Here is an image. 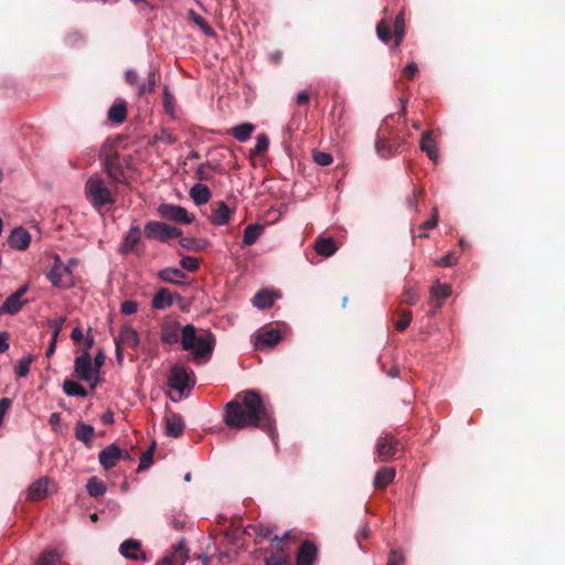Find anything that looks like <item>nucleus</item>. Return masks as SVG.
<instances>
[{"label": "nucleus", "instance_id": "nucleus-1", "mask_svg": "<svg viewBox=\"0 0 565 565\" xmlns=\"http://www.w3.org/2000/svg\"><path fill=\"white\" fill-rule=\"evenodd\" d=\"M223 420L233 429L262 428L276 444L277 433L271 411L256 391H246L242 401L235 398L227 403Z\"/></svg>", "mask_w": 565, "mask_h": 565}, {"label": "nucleus", "instance_id": "nucleus-2", "mask_svg": "<svg viewBox=\"0 0 565 565\" xmlns=\"http://www.w3.org/2000/svg\"><path fill=\"white\" fill-rule=\"evenodd\" d=\"M160 340L164 344L181 343L183 351L191 352L196 363L206 362L211 359L216 338L209 329L199 331L193 324L180 326L178 321H167L161 326Z\"/></svg>", "mask_w": 565, "mask_h": 565}, {"label": "nucleus", "instance_id": "nucleus-3", "mask_svg": "<svg viewBox=\"0 0 565 565\" xmlns=\"http://www.w3.org/2000/svg\"><path fill=\"white\" fill-rule=\"evenodd\" d=\"M85 195L95 210H100L107 204L114 203V198L105 181L97 177H90L85 183Z\"/></svg>", "mask_w": 565, "mask_h": 565}, {"label": "nucleus", "instance_id": "nucleus-4", "mask_svg": "<svg viewBox=\"0 0 565 565\" xmlns=\"http://www.w3.org/2000/svg\"><path fill=\"white\" fill-rule=\"evenodd\" d=\"M45 277L55 288L66 289L74 285L71 267L65 266L58 255L54 256L53 264L45 273Z\"/></svg>", "mask_w": 565, "mask_h": 565}, {"label": "nucleus", "instance_id": "nucleus-5", "mask_svg": "<svg viewBox=\"0 0 565 565\" xmlns=\"http://www.w3.org/2000/svg\"><path fill=\"white\" fill-rule=\"evenodd\" d=\"M74 373L77 379L87 382L92 390L96 388L99 381V375L96 369L93 366L89 352L83 351L81 355L75 358Z\"/></svg>", "mask_w": 565, "mask_h": 565}, {"label": "nucleus", "instance_id": "nucleus-6", "mask_svg": "<svg viewBox=\"0 0 565 565\" xmlns=\"http://www.w3.org/2000/svg\"><path fill=\"white\" fill-rule=\"evenodd\" d=\"M143 232L147 238L160 242L179 237L182 234L179 228L158 221L147 222Z\"/></svg>", "mask_w": 565, "mask_h": 565}, {"label": "nucleus", "instance_id": "nucleus-7", "mask_svg": "<svg viewBox=\"0 0 565 565\" xmlns=\"http://www.w3.org/2000/svg\"><path fill=\"white\" fill-rule=\"evenodd\" d=\"M168 384L172 390L184 395L191 391L194 382L191 383L190 372L186 367L182 365H174L171 367Z\"/></svg>", "mask_w": 565, "mask_h": 565}, {"label": "nucleus", "instance_id": "nucleus-8", "mask_svg": "<svg viewBox=\"0 0 565 565\" xmlns=\"http://www.w3.org/2000/svg\"><path fill=\"white\" fill-rule=\"evenodd\" d=\"M158 214L167 221L185 225L192 223L194 220V216L190 215L183 206L171 203L160 204L158 206Z\"/></svg>", "mask_w": 565, "mask_h": 565}, {"label": "nucleus", "instance_id": "nucleus-9", "mask_svg": "<svg viewBox=\"0 0 565 565\" xmlns=\"http://www.w3.org/2000/svg\"><path fill=\"white\" fill-rule=\"evenodd\" d=\"M398 447L397 441L386 434L377 439L375 452L380 461L386 462L392 460L397 454Z\"/></svg>", "mask_w": 565, "mask_h": 565}, {"label": "nucleus", "instance_id": "nucleus-10", "mask_svg": "<svg viewBox=\"0 0 565 565\" xmlns=\"http://www.w3.org/2000/svg\"><path fill=\"white\" fill-rule=\"evenodd\" d=\"M30 243V233L21 226L14 227L9 234L8 244L15 250H25Z\"/></svg>", "mask_w": 565, "mask_h": 565}, {"label": "nucleus", "instance_id": "nucleus-11", "mask_svg": "<svg viewBox=\"0 0 565 565\" xmlns=\"http://www.w3.org/2000/svg\"><path fill=\"white\" fill-rule=\"evenodd\" d=\"M99 463L105 470H109L116 466L121 458V449L116 444H110L99 451Z\"/></svg>", "mask_w": 565, "mask_h": 565}, {"label": "nucleus", "instance_id": "nucleus-12", "mask_svg": "<svg viewBox=\"0 0 565 565\" xmlns=\"http://www.w3.org/2000/svg\"><path fill=\"white\" fill-rule=\"evenodd\" d=\"M318 555V548L311 541H305L301 543L297 556L296 565H312Z\"/></svg>", "mask_w": 565, "mask_h": 565}, {"label": "nucleus", "instance_id": "nucleus-13", "mask_svg": "<svg viewBox=\"0 0 565 565\" xmlns=\"http://www.w3.org/2000/svg\"><path fill=\"white\" fill-rule=\"evenodd\" d=\"M280 329H269L257 334L255 347L257 349L271 348L279 343L281 340Z\"/></svg>", "mask_w": 565, "mask_h": 565}, {"label": "nucleus", "instance_id": "nucleus-14", "mask_svg": "<svg viewBox=\"0 0 565 565\" xmlns=\"http://www.w3.org/2000/svg\"><path fill=\"white\" fill-rule=\"evenodd\" d=\"M141 238V231L140 227L137 225H134L129 228L128 233L126 234L124 242L120 244L118 252L122 255L128 254L135 249V247L138 245Z\"/></svg>", "mask_w": 565, "mask_h": 565}, {"label": "nucleus", "instance_id": "nucleus-15", "mask_svg": "<svg viewBox=\"0 0 565 565\" xmlns=\"http://www.w3.org/2000/svg\"><path fill=\"white\" fill-rule=\"evenodd\" d=\"M115 342L131 349H136L139 345L140 338L134 328L125 326L120 329L118 337L115 338Z\"/></svg>", "mask_w": 565, "mask_h": 565}, {"label": "nucleus", "instance_id": "nucleus-16", "mask_svg": "<svg viewBox=\"0 0 565 565\" xmlns=\"http://www.w3.org/2000/svg\"><path fill=\"white\" fill-rule=\"evenodd\" d=\"M419 148L428 156L431 161L437 162L439 158V150L429 130L423 132L419 141Z\"/></svg>", "mask_w": 565, "mask_h": 565}, {"label": "nucleus", "instance_id": "nucleus-17", "mask_svg": "<svg viewBox=\"0 0 565 565\" xmlns=\"http://www.w3.org/2000/svg\"><path fill=\"white\" fill-rule=\"evenodd\" d=\"M158 277L169 284L184 285L186 282V275L179 268L166 267L159 270Z\"/></svg>", "mask_w": 565, "mask_h": 565}, {"label": "nucleus", "instance_id": "nucleus-18", "mask_svg": "<svg viewBox=\"0 0 565 565\" xmlns=\"http://www.w3.org/2000/svg\"><path fill=\"white\" fill-rule=\"evenodd\" d=\"M173 305L171 292L167 288H160L151 300V306L156 310H164Z\"/></svg>", "mask_w": 565, "mask_h": 565}, {"label": "nucleus", "instance_id": "nucleus-19", "mask_svg": "<svg viewBox=\"0 0 565 565\" xmlns=\"http://www.w3.org/2000/svg\"><path fill=\"white\" fill-rule=\"evenodd\" d=\"M184 420L178 414H173L166 420L167 435L172 438H178L184 430Z\"/></svg>", "mask_w": 565, "mask_h": 565}, {"label": "nucleus", "instance_id": "nucleus-20", "mask_svg": "<svg viewBox=\"0 0 565 565\" xmlns=\"http://www.w3.org/2000/svg\"><path fill=\"white\" fill-rule=\"evenodd\" d=\"M47 486H49V479L45 477L35 480L29 487V490H28L29 499H31L33 501H39V500L43 499L46 495Z\"/></svg>", "mask_w": 565, "mask_h": 565}, {"label": "nucleus", "instance_id": "nucleus-21", "mask_svg": "<svg viewBox=\"0 0 565 565\" xmlns=\"http://www.w3.org/2000/svg\"><path fill=\"white\" fill-rule=\"evenodd\" d=\"M139 550H140V542L137 540H134V539H128V540L124 541L120 545V554L125 558H130L134 561H138V559L146 561V556L143 553H141L140 555L130 553V551H139Z\"/></svg>", "mask_w": 565, "mask_h": 565}, {"label": "nucleus", "instance_id": "nucleus-22", "mask_svg": "<svg viewBox=\"0 0 565 565\" xmlns=\"http://www.w3.org/2000/svg\"><path fill=\"white\" fill-rule=\"evenodd\" d=\"M190 196L196 205H203L211 198L210 189L202 183H195L190 190Z\"/></svg>", "mask_w": 565, "mask_h": 565}, {"label": "nucleus", "instance_id": "nucleus-23", "mask_svg": "<svg viewBox=\"0 0 565 565\" xmlns=\"http://www.w3.org/2000/svg\"><path fill=\"white\" fill-rule=\"evenodd\" d=\"M26 301L18 299V296H13L12 294L3 301L0 307V315H17Z\"/></svg>", "mask_w": 565, "mask_h": 565}, {"label": "nucleus", "instance_id": "nucleus-24", "mask_svg": "<svg viewBox=\"0 0 565 565\" xmlns=\"http://www.w3.org/2000/svg\"><path fill=\"white\" fill-rule=\"evenodd\" d=\"M395 478V470L393 468H382L380 469L373 480V486L376 489H383L387 487Z\"/></svg>", "mask_w": 565, "mask_h": 565}, {"label": "nucleus", "instance_id": "nucleus-25", "mask_svg": "<svg viewBox=\"0 0 565 565\" xmlns=\"http://www.w3.org/2000/svg\"><path fill=\"white\" fill-rule=\"evenodd\" d=\"M231 214L232 211L230 207L224 202H221L218 207L211 216V223L215 226L226 225L231 220Z\"/></svg>", "mask_w": 565, "mask_h": 565}, {"label": "nucleus", "instance_id": "nucleus-26", "mask_svg": "<svg viewBox=\"0 0 565 565\" xmlns=\"http://www.w3.org/2000/svg\"><path fill=\"white\" fill-rule=\"evenodd\" d=\"M94 427L92 425L85 423H78L75 428V437L84 443L87 447L92 446V441L94 438Z\"/></svg>", "mask_w": 565, "mask_h": 565}, {"label": "nucleus", "instance_id": "nucleus-27", "mask_svg": "<svg viewBox=\"0 0 565 565\" xmlns=\"http://www.w3.org/2000/svg\"><path fill=\"white\" fill-rule=\"evenodd\" d=\"M451 287L447 284L436 282L430 290V305L434 306L435 309L440 307V303L434 305V300H444L450 296Z\"/></svg>", "mask_w": 565, "mask_h": 565}, {"label": "nucleus", "instance_id": "nucleus-28", "mask_svg": "<svg viewBox=\"0 0 565 565\" xmlns=\"http://www.w3.org/2000/svg\"><path fill=\"white\" fill-rule=\"evenodd\" d=\"M315 250L321 256L330 257L337 252V245L331 237L319 238L315 243Z\"/></svg>", "mask_w": 565, "mask_h": 565}, {"label": "nucleus", "instance_id": "nucleus-29", "mask_svg": "<svg viewBox=\"0 0 565 565\" xmlns=\"http://www.w3.org/2000/svg\"><path fill=\"white\" fill-rule=\"evenodd\" d=\"M263 231L264 228L259 224H248L243 233V244L247 246L255 244L256 241L260 237Z\"/></svg>", "mask_w": 565, "mask_h": 565}, {"label": "nucleus", "instance_id": "nucleus-30", "mask_svg": "<svg viewBox=\"0 0 565 565\" xmlns=\"http://www.w3.org/2000/svg\"><path fill=\"white\" fill-rule=\"evenodd\" d=\"M255 130V126L249 122H243L239 125H236L232 129V136L238 140L239 142L247 141L252 135V132Z\"/></svg>", "mask_w": 565, "mask_h": 565}, {"label": "nucleus", "instance_id": "nucleus-31", "mask_svg": "<svg viewBox=\"0 0 565 565\" xmlns=\"http://www.w3.org/2000/svg\"><path fill=\"white\" fill-rule=\"evenodd\" d=\"M253 306L264 310L274 305V297L268 290H260L253 297Z\"/></svg>", "mask_w": 565, "mask_h": 565}, {"label": "nucleus", "instance_id": "nucleus-32", "mask_svg": "<svg viewBox=\"0 0 565 565\" xmlns=\"http://www.w3.org/2000/svg\"><path fill=\"white\" fill-rule=\"evenodd\" d=\"M127 116V108L125 102L115 103L108 109V118L116 124H121Z\"/></svg>", "mask_w": 565, "mask_h": 565}, {"label": "nucleus", "instance_id": "nucleus-33", "mask_svg": "<svg viewBox=\"0 0 565 565\" xmlns=\"http://www.w3.org/2000/svg\"><path fill=\"white\" fill-rule=\"evenodd\" d=\"M179 244L181 247L192 252H202L210 246V242L206 239H194L188 237L181 238Z\"/></svg>", "mask_w": 565, "mask_h": 565}, {"label": "nucleus", "instance_id": "nucleus-34", "mask_svg": "<svg viewBox=\"0 0 565 565\" xmlns=\"http://www.w3.org/2000/svg\"><path fill=\"white\" fill-rule=\"evenodd\" d=\"M63 391L68 396H79V397L87 396L86 390L82 385H79L77 382L72 381V380L64 381Z\"/></svg>", "mask_w": 565, "mask_h": 565}, {"label": "nucleus", "instance_id": "nucleus-35", "mask_svg": "<svg viewBox=\"0 0 565 565\" xmlns=\"http://www.w3.org/2000/svg\"><path fill=\"white\" fill-rule=\"evenodd\" d=\"M86 490L90 497L97 498L106 492V487L98 478L92 477L87 481Z\"/></svg>", "mask_w": 565, "mask_h": 565}, {"label": "nucleus", "instance_id": "nucleus-36", "mask_svg": "<svg viewBox=\"0 0 565 565\" xmlns=\"http://www.w3.org/2000/svg\"><path fill=\"white\" fill-rule=\"evenodd\" d=\"M405 35V18L404 13L401 12L396 15L394 21V38H395V47H397Z\"/></svg>", "mask_w": 565, "mask_h": 565}, {"label": "nucleus", "instance_id": "nucleus-37", "mask_svg": "<svg viewBox=\"0 0 565 565\" xmlns=\"http://www.w3.org/2000/svg\"><path fill=\"white\" fill-rule=\"evenodd\" d=\"M38 565H62L61 554L55 551H44L39 557Z\"/></svg>", "mask_w": 565, "mask_h": 565}, {"label": "nucleus", "instance_id": "nucleus-38", "mask_svg": "<svg viewBox=\"0 0 565 565\" xmlns=\"http://www.w3.org/2000/svg\"><path fill=\"white\" fill-rule=\"evenodd\" d=\"M188 15L189 18L191 19V21H193L195 23V25L199 26V29L205 34V35H213L214 34V31L213 29L209 25V23L200 15L198 14L194 10H190L188 12Z\"/></svg>", "mask_w": 565, "mask_h": 565}, {"label": "nucleus", "instance_id": "nucleus-39", "mask_svg": "<svg viewBox=\"0 0 565 565\" xmlns=\"http://www.w3.org/2000/svg\"><path fill=\"white\" fill-rule=\"evenodd\" d=\"M154 85H156L154 71H150L148 73L147 81L141 83L140 85H138V87H137V95L138 96H145V95H148V94L152 93V90L154 88Z\"/></svg>", "mask_w": 565, "mask_h": 565}, {"label": "nucleus", "instance_id": "nucleus-40", "mask_svg": "<svg viewBox=\"0 0 565 565\" xmlns=\"http://www.w3.org/2000/svg\"><path fill=\"white\" fill-rule=\"evenodd\" d=\"M32 361H33V356L26 355L18 362V364L14 367V373H15L17 377L22 379L29 374L30 364L32 363Z\"/></svg>", "mask_w": 565, "mask_h": 565}, {"label": "nucleus", "instance_id": "nucleus-41", "mask_svg": "<svg viewBox=\"0 0 565 565\" xmlns=\"http://www.w3.org/2000/svg\"><path fill=\"white\" fill-rule=\"evenodd\" d=\"M375 150L379 157L382 159H390L394 156V150L390 143L384 141L383 139H377L375 141Z\"/></svg>", "mask_w": 565, "mask_h": 565}, {"label": "nucleus", "instance_id": "nucleus-42", "mask_svg": "<svg viewBox=\"0 0 565 565\" xmlns=\"http://www.w3.org/2000/svg\"><path fill=\"white\" fill-rule=\"evenodd\" d=\"M213 171L214 168L209 162H205L198 167L195 174L200 181H210L213 178Z\"/></svg>", "mask_w": 565, "mask_h": 565}, {"label": "nucleus", "instance_id": "nucleus-43", "mask_svg": "<svg viewBox=\"0 0 565 565\" xmlns=\"http://www.w3.org/2000/svg\"><path fill=\"white\" fill-rule=\"evenodd\" d=\"M376 35L384 43H387L391 40L392 34L390 24L385 20H382L381 22L377 23Z\"/></svg>", "mask_w": 565, "mask_h": 565}, {"label": "nucleus", "instance_id": "nucleus-44", "mask_svg": "<svg viewBox=\"0 0 565 565\" xmlns=\"http://www.w3.org/2000/svg\"><path fill=\"white\" fill-rule=\"evenodd\" d=\"M154 445L153 443L151 447L141 455L138 466L139 470H147L152 465Z\"/></svg>", "mask_w": 565, "mask_h": 565}, {"label": "nucleus", "instance_id": "nucleus-45", "mask_svg": "<svg viewBox=\"0 0 565 565\" xmlns=\"http://www.w3.org/2000/svg\"><path fill=\"white\" fill-rule=\"evenodd\" d=\"M180 266L188 271H195L200 266V260L193 256H182Z\"/></svg>", "mask_w": 565, "mask_h": 565}, {"label": "nucleus", "instance_id": "nucleus-46", "mask_svg": "<svg viewBox=\"0 0 565 565\" xmlns=\"http://www.w3.org/2000/svg\"><path fill=\"white\" fill-rule=\"evenodd\" d=\"M163 107L167 114L170 116H174L175 107H174V98L170 94L169 88L166 86L163 89Z\"/></svg>", "mask_w": 565, "mask_h": 565}, {"label": "nucleus", "instance_id": "nucleus-47", "mask_svg": "<svg viewBox=\"0 0 565 565\" xmlns=\"http://www.w3.org/2000/svg\"><path fill=\"white\" fill-rule=\"evenodd\" d=\"M268 147H269L268 137L265 134L257 135L255 147H254V152L256 154H262L265 151H267Z\"/></svg>", "mask_w": 565, "mask_h": 565}, {"label": "nucleus", "instance_id": "nucleus-48", "mask_svg": "<svg viewBox=\"0 0 565 565\" xmlns=\"http://www.w3.org/2000/svg\"><path fill=\"white\" fill-rule=\"evenodd\" d=\"M412 321V312L409 310H403L401 318L396 321L395 328L398 331H404Z\"/></svg>", "mask_w": 565, "mask_h": 565}, {"label": "nucleus", "instance_id": "nucleus-49", "mask_svg": "<svg viewBox=\"0 0 565 565\" xmlns=\"http://www.w3.org/2000/svg\"><path fill=\"white\" fill-rule=\"evenodd\" d=\"M313 160L318 166L327 167L332 163V156L324 151H315Z\"/></svg>", "mask_w": 565, "mask_h": 565}, {"label": "nucleus", "instance_id": "nucleus-50", "mask_svg": "<svg viewBox=\"0 0 565 565\" xmlns=\"http://www.w3.org/2000/svg\"><path fill=\"white\" fill-rule=\"evenodd\" d=\"M418 292L413 287L407 288L403 294V300L411 306L415 305L418 301Z\"/></svg>", "mask_w": 565, "mask_h": 565}, {"label": "nucleus", "instance_id": "nucleus-51", "mask_svg": "<svg viewBox=\"0 0 565 565\" xmlns=\"http://www.w3.org/2000/svg\"><path fill=\"white\" fill-rule=\"evenodd\" d=\"M138 309V305L136 301L126 300L120 305V312L126 316L134 315Z\"/></svg>", "mask_w": 565, "mask_h": 565}, {"label": "nucleus", "instance_id": "nucleus-52", "mask_svg": "<svg viewBox=\"0 0 565 565\" xmlns=\"http://www.w3.org/2000/svg\"><path fill=\"white\" fill-rule=\"evenodd\" d=\"M107 174L116 182H124V172L119 169L113 168L111 163L106 164Z\"/></svg>", "mask_w": 565, "mask_h": 565}, {"label": "nucleus", "instance_id": "nucleus-53", "mask_svg": "<svg viewBox=\"0 0 565 565\" xmlns=\"http://www.w3.org/2000/svg\"><path fill=\"white\" fill-rule=\"evenodd\" d=\"M404 555L398 550H392L386 565H403Z\"/></svg>", "mask_w": 565, "mask_h": 565}, {"label": "nucleus", "instance_id": "nucleus-54", "mask_svg": "<svg viewBox=\"0 0 565 565\" xmlns=\"http://www.w3.org/2000/svg\"><path fill=\"white\" fill-rule=\"evenodd\" d=\"M65 322V318L64 317H60V318H56L54 320H51L49 322L50 327L53 329V338L54 340H57V337L62 330V327Z\"/></svg>", "mask_w": 565, "mask_h": 565}, {"label": "nucleus", "instance_id": "nucleus-55", "mask_svg": "<svg viewBox=\"0 0 565 565\" xmlns=\"http://www.w3.org/2000/svg\"><path fill=\"white\" fill-rule=\"evenodd\" d=\"M456 263L457 257L452 253H448L437 262V265L448 267L455 265Z\"/></svg>", "mask_w": 565, "mask_h": 565}, {"label": "nucleus", "instance_id": "nucleus-56", "mask_svg": "<svg viewBox=\"0 0 565 565\" xmlns=\"http://www.w3.org/2000/svg\"><path fill=\"white\" fill-rule=\"evenodd\" d=\"M11 406V399L3 397L0 399V426L3 423V418Z\"/></svg>", "mask_w": 565, "mask_h": 565}, {"label": "nucleus", "instance_id": "nucleus-57", "mask_svg": "<svg viewBox=\"0 0 565 565\" xmlns=\"http://www.w3.org/2000/svg\"><path fill=\"white\" fill-rule=\"evenodd\" d=\"M437 214H438V212H437V209L435 207L433 211V216L428 221H426L422 224V228H424V230L435 228L438 223Z\"/></svg>", "mask_w": 565, "mask_h": 565}, {"label": "nucleus", "instance_id": "nucleus-58", "mask_svg": "<svg viewBox=\"0 0 565 565\" xmlns=\"http://www.w3.org/2000/svg\"><path fill=\"white\" fill-rule=\"evenodd\" d=\"M154 138L156 140L166 142L167 145H172L175 141L172 135L169 134L167 130H161L160 134L157 135Z\"/></svg>", "mask_w": 565, "mask_h": 565}, {"label": "nucleus", "instance_id": "nucleus-59", "mask_svg": "<svg viewBox=\"0 0 565 565\" xmlns=\"http://www.w3.org/2000/svg\"><path fill=\"white\" fill-rule=\"evenodd\" d=\"M104 362H105V353L103 350H99L94 358V364H93L94 369H96L98 374L100 372V369H102Z\"/></svg>", "mask_w": 565, "mask_h": 565}, {"label": "nucleus", "instance_id": "nucleus-60", "mask_svg": "<svg viewBox=\"0 0 565 565\" xmlns=\"http://www.w3.org/2000/svg\"><path fill=\"white\" fill-rule=\"evenodd\" d=\"M418 67L417 64L414 62L408 63L405 68L403 70V74L408 77L413 78L415 73L417 72Z\"/></svg>", "mask_w": 565, "mask_h": 565}, {"label": "nucleus", "instance_id": "nucleus-61", "mask_svg": "<svg viewBox=\"0 0 565 565\" xmlns=\"http://www.w3.org/2000/svg\"><path fill=\"white\" fill-rule=\"evenodd\" d=\"M125 79L129 85H136L138 82V74L135 70H127L125 72Z\"/></svg>", "mask_w": 565, "mask_h": 565}, {"label": "nucleus", "instance_id": "nucleus-62", "mask_svg": "<svg viewBox=\"0 0 565 565\" xmlns=\"http://www.w3.org/2000/svg\"><path fill=\"white\" fill-rule=\"evenodd\" d=\"M265 565H289L285 559L280 556L271 555L266 558Z\"/></svg>", "mask_w": 565, "mask_h": 565}, {"label": "nucleus", "instance_id": "nucleus-63", "mask_svg": "<svg viewBox=\"0 0 565 565\" xmlns=\"http://www.w3.org/2000/svg\"><path fill=\"white\" fill-rule=\"evenodd\" d=\"M9 347V334L7 332H0V353L6 352Z\"/></svg>", "mask_w": 565, "mask_h": 565}, {"label": "nucleus", "instance_id": "nucleus-64", "mask_svg": "<svg viewBox=\"0 0 565 565\" xmlns=\"http://www.w3.org/2000/svg\"><path fill=\"white\" fill-rule=\"evenodd\" d=\"M100 422L104 425H111L114 423V414H113V412L110 409H108L105 413H103L102 416H100Z\"/></svg>", "mask_w": 565, "mask_h": 565}]
</instances>
